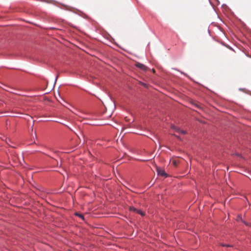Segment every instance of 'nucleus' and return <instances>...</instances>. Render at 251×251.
<instances>
[{
	"instance_id": "f257e3e1",
	"label": "nucleus",
	"mask_w": 251,
	"mask_h": 251,
	"mask_svg": "<svg viewBox=\"0 0 251 251\" xmlns=\"http://www.w3.org/2000/svg\"><path fill=\"white\" fill-rule=\"evenodd\" d=\"M135 66L144 72H146L148 70L146 66L139 62H136Z\"/></svg>"
},
{
	"instance_id": "f03ea898",
	"label": "nucleus",
	"mask_w": 251,
	"mask_h": 251,
	"mask_svg": "<svg viewBox=\"0 0 251 251\" xmlns=\"http://www.w3.org/2000/svg\"><path fill=\"white\" fill-rule=\"evenodd\" d=\"M156 171H157V172L158 175H160L162 176H165V177L167 176V174L165 172V171L164 170H163L159 168H157L156 169Z\"/></svg>"
},
{
	"instance_id": "7ed1b4c3",
	"label": "nucleus",
	"mask_w": 251,
	"mask_h": 251,
	"mask_svg": "<svg viewBox=\"0 0 251 251\" xmlns=\"http://www.w3.org/2000/svg\"><path fill=\"white\" fill-rule=\"evenodd\" d=\"M171 128L173 129H174L178 133H180V130L181 129H179V128H177L176 127V126H175L174 125H172L171 126Z\"/></svg>"
},
{
	"instance_id": "20e7f679",
	"label": "nucleus",
	"mask_w": 251,
	"mask_h": 251,
	"mask_svg": "<svg viewBox=\"0 0 251 251\" xmlns=\"http://www.w3.org/2000/svg\"><path fill=\"white\" fill-rule=\"evenodd\" d=\"M172 163L175 167H176L179 163V161L177 159H173Z\"/></svg>"
},
{
	"instance_id": "39448f33",
	"label": "nucleus",
	"mask_w": 251,
	"mask_h": 251,
	"mask_svg": "<svg viewBox=\"0 0 251 251\" xmlns=\"http://www.w3.org/2000/svg\"><path fill=\"white\" fill-rule=\"evenodd\" d=\"M137 213L140 214V215H141L142 216H144L145 215V214H144V213L143 212H142V211L139 210H138Z\"/></svg>"
},
{
	"instance_id": "423d86ee",
	"label": "nucleus",
	"mask_w": 251,
	"mask_h": 251,
	"mask_svg": "<svg viewBox=\"0 0 251 251\" xmlns=\"http://www.w3.org/2000/svg\"><path fill=\"white\" fill-rule=\"evenodd\" d=\"M75 215L81 218L82 219H83V216L80 214H79V213H75Z\"/></svg>"
},
{
	"instance_id": "0eeeda50",
	"label": "nucleus",
	"mask_w": 251,
	"mask_h": 251,
	"mask_svg": "<svg viewBox=\"0 0 251 251\" xmlns=\"http://www.w3.org/2000/svg\"><path fill=\"white\" fill-rule=\"evenodd\" d=\"M130 209L131 210H132V211H135V212H137V211H138V209H137L136 208H135L134 207H130Z\"/></svg>"
},
{
	"instance_id": "6e6552de",
	"label": "nucleus",
	"mask_w": 251,
	"mask_h": 251,
	"mask_svg": "<svg viewBox=\"0 0 251 251\" xmlns=\"http://www.w3.org/2000/svg\"><path fill=\"white\" fill-rule=\"evenodd\" d=\"M79 112L82 114H88V113L84 110H80Z\"/></svg>"
},
{
	"instance_id": "1a4fd4ad",
	"label": "nucleus",
	"mask_w": 251,
	"mask_h": 251,
	"mask_svg": "<svg viewBox=\"0 0 251 251\" xmlns=\"http://www.w3.org/2000/svg\"><path fill=\"white\" fill-rule=\"evenodd\" d=\"M180 133L182 134H185L186 133V132L185 130L181 129Z\"/></svg>"
},
{
	"instance_id": "9d476101",
	"label": "nucleus",
	"mask_w": 251,
	"mask_h": 251,
	"mask_svg": "<svg viewBox=\"0 0 251 251\" xmlns=\"http://www.w3.org/2000/svg\"><path fill=\"white\" fill-rule=\"evenodd\" d=\"M221 246H225V247H231L230 245H224V244H221Z\"/></svg>"
},
{
	"instance_id": "9b49d317",
	"label": "nucleus",
	"mask_w": 251,
	"mask_h": 251,
	"mask_svg": "<svg viewBox=\"0 0 251 251\" xmlns=\"http://www.w3.org/2000/svg\"><path fill=\"white\" fill-rule=\"evenodd\" d=\"M140 84H141V85H142L144 86H146V84H145V83H144L141 82V83H140Z\"/></svg>"
},
{
	"instance_id": "f8f14e48",
	"label": "nucleus",
	"mask_w": 251,
	"mask_h": 251,
	"mask_svg": "<svg viewBox=\"0 0 251 251\" xmlns=\"http://www.w3.org/2000/svg\"><path fill=\"white\" fill-rule=\"evenodd\" d=\"M152 72H153V73H155V70L154 69H152Z\"/></svg>"
},
{
	"instance_id": "ddd939ff",
	"label": "nucleus",
	"mask_w": 251,
	"mask_h": 251,
	"mask_svg": "<svg viewBox=\"0 0 251 251\" xmlns=\"http://www.w3.org/2000/svg\"><path fill=\"white\" fill-rule=\"evenodd\" d=\"M195 106L198 108H200V107L197 104H195Z\"/></svg>"
},
{
	"instance_id": "4468645a",
	"label": "nucleus",
	"mask_w": 251,
	"mask_h": 251,
	"mask_svg": "<svg viewBox=\"0 0 251 251\" xmlns=\"http://www.w3.org/2000/svg\"><path fill=\"white\" fill-rule=\"evenodd\" d=\"M76 114L77 116H78V117H80V118H82V117H81L80 115H78V114Z\"/></svg>"
},
{
	"instance_id": "2eb2a0df",
	"label": "nucleus",
	"mask_w": 251,
	"mask_h": 251,
	"mask_svg": "<svg viewBox=\"0 0 251 251\" xmlns=\"http://www.w3.org/2000/svg\"><path fill=\"white\" fill-rule=\"evenodd\" d=\"M142 161H147L148 160H141Z\"/></svg>"
},
{
	"instance_id": "dca6fc26",
	"label": "nucleus",
	"mask_w": 251,
	"mask_h": 251,
	"mask_svg": "<svg viewBox=\"0 0 251 251\" xmlns=\"http://www.w3.org/2000/svg\"><path fill=\"white\" fill-rule=\"evenodd\" d=\"M178 139H179V137L178 136L175 135Z\"/></svg>"
}]
</instances>
